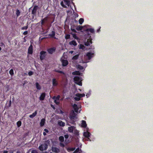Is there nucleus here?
<instances>
[{
    "mask_svg": "<svg viewBox=\"0 0 153 153\" xmlns=\"http://www.w3.org/2000/svg\"><path fill=\"white\" fill-rule=\"evenodd\" d=\"M72 2V0H63L61 3V6L64 7L66 8L67 6H69L71 2Z\"/></svg>",
    "mask_w": 153,
    "mask_h": 153,
    "instance_id": "1",
    "label": "nucleus"
},
{
    "mask_svg": "<svg viewBox=\"0 0 153 153\" xmlns=\"http://www.w3.org/2000/svg\"><path fill=\"white\" fill-rule=\"evenodd\" d=\"M75 83L80 85H82V79L81 77L78 76H75L74 79Z\"/></svg>",
    "mask_w": 153,
    "mask_h": 153,
    "instance_id": "2",
    "label": "nucleus"
},
{
    "mask_svg": "<svg viewBox=\"0 0 153 153\" xmlns=\"http://www.w3.org/2000/svg\"><path fill=\"white\" fill-rule=\"evenodd\" d=\"M94 56V53L90 52L88 53H87L86 56H85L84 59L86 60L83 63H87L89 62L87 60H90Z\"/></svg>",
    "mask_w": 153,
    "mask_h": 153,
    "instance_id": "3",
    "label": "nucleus"
},
{
    "mask_svg": "<svg viewBox=\"0 0 153 153\" xmlns=\"http://www.w3.org/2000/svg\"><path fill=\"white\" fill-rule=\"evenodd\" d=\"M68 130L70 133H73L76 134L78 133V131L76 130L75 127L74 126H71L70 127H68Z\"/></svg>",
    "mask_w": 153,
    "mask_h": 153,
    "instance_id": "4",
    "label": "nucleus"
},
{
    "mask_svg": "<svg viewBox=\"0 0 153 153\" xmlns=\"http://www.w3.org/2000/svg\"><path fill=\"white\" fill-rule=\"evenodd\" d=\"M76 114L75 113L74 111H72L70 114V118L71 120H72L74 121H76L77 119V117H76Z\"/></svg>",
    "mask_w": 153,
    "mask_h": 153,
    "instance_id": "5",
    "label": "nucleus"
},
{
    "mask_svg": "<svg viewBox=\"0 0 153 153\" xmlns=\"http://www.w3.org/2000/svg\"><path fill=\"white\" fill-rule=\"evenodd\" d=\"M48 146L47 144L44 143L40 146L39 147V148L40 151H43L46 150L48 148Z\"/></svg>",
    "mask_w": 153,
    "mask_h": 153,
    "instance_id": "6",
    "label": "nucleus"
},
{
    "mask_svg": "<svg viewBox=\"0 0 153 153\" xmlns=\"http://www.w3.org/2000/svg\"><path fill=\"white\" fill-rule=\"evenodd\" d=\"M46 52L44 51H42L40 53V58L41 60L43 59L46 55Z\"/></svg>",
    "mask_w": 153,
    "mask_h": 153,
    "instance_id": "7",
    "label": "nucleus"
},
{
    "mask_svg": "<svg viewBox=\"0 0 153 153\" xmlns=\"http://www.w3.org/2000/svg\"><path fill=\"white\" fill-rule=\"evenodd\" d=\"M52 85L53 86L55 87L57 86L58 84V81L57 79L55 78H53L52 80Z\"/></svg>",
    "mask_w": 153,
    "mask_h": 153,
    "instance_id": "8",
    "label": "nucleus"
},
{
    "mask_svg": "<svg viewBox=\"0 0 153 153\" xmlns=\"http://www.w3.org/2000/svg\"><path fill=\"white\" fill-rule=\"evenodd\" d=\"M61 61L63 66H66L68 64V61L65 59H63L62 58H61Z\"/></svg>",
    "mask_w": 153,
    "mask_h": 153,
    "instance_id": "9",
    "label": "nucleus"
},
{
    "mask_svg": "<svg viewBox=\"0 0 153 153\" xmlns=\"http://www.w3.org/2000/svg\"><path fill=\"white\" fill-rule=\"evenodd\" d=\"M56 48L55 47L51 48L48 49V51L49 53L52 54L55 51Z\"/></svg>",
    "mask_w": 153,
    "mask_h": 153,
    "instance_id": "10",
    "label": "nucleus"
},
{
    "mask_svg": "<svg viewBox=\"0 0 153 153\" xmlns=\"http://www.w3.org/2000/svg\"><path fill=\"white\" fill-rule=\"evenodd\" d=\"M91 134L88 131L84 132L83 134L84 136L85 137L87 138V140H89V139L88 138V137L90 136Z\"/></svg>",
    "mask_w": 153,
    "mask_h": 153,
    "instance_id": "11",
    "label": "nucleus"
},
{
    "mask_svg": "<svg viewBox=\"0 0 153 153\" xmlns=\"http://www.w3.org/2000/svg\"><path fill=\"white\" fill-rule=\"evenodd\" d=\"M33 52V46L30 45L28 49V53L29 54H32Z\"/></svg>",
    "mask_w": 153,
    "mask_h": 153,
    "instance_id": "12",
    "label": "nucleus"
},
{
    "mask_svg": "<svg viewBox=\"0 0 153 153\" xmlns=\"http://www.w3.org/2000/svg\"><path fill=\"white\" fill-rule=\"evenodd\" d=\"M52 151L54 152L57 153L59 152V150L56 147H53L52 148Z\"/></svg>",
    "mask_w": 153,
    "mask_h": 153,
    "instance_id": "13",
    "label": "nucleus"
},
{
    "mask_svg": "<svg viewBox=\"0 0 153 153\" xmlns=\"http://www.w3.org/2000/svg\"><path fill=\"white\" fill-rule=\"evenodd\" d=\"M73 108L76 112H78V109H79V107H78L77 105L76 104H74L73 105Z\"/></svg>",
    "mask_w": 153,
    "mask_h": 153,
    "instance_id": "14",
    "label": "nucleus"
},
{
    "mask_svg": "<svg viewBox=\"0 0 153 153\" xmlns=\"http://www.w3.org/2000/svg\"><path fill=\"white\" fill-rule=\"evenodd\" d=\"M38 8L37 6H35L33 8L32 11V13L33 14L35 15L36 13V11Z\"/></svg>",
    "mask_w": 153,
    "mask_h": 153,
    "instance_id": "15",
    "label": "nucleus"
},
{
    "mask_svg": "<svg viewBox=\"0 0 153 153\" xmlns=\"http://www.w3.org/2000/svg\"><path fill=\"white\" fill-rule=\"evenodd\" d=\"M92 43L91 40V39H87V42H85V44L86 46H88L90 44H91Z\"/></svg>",
    "mask_w": 153,
    "mask_h": 153,
    "instance_id": "16",
    "label": "nucleus"
},
{
    "mask_svg": "<svg viewBox=\"0 0 153 153\" xmlns=\"http://www.w3.org/2000/svg\"><path fill=\"white\" fill-rule=\"evenodd\" d=\"M45 96V93H42L41 95L39 97V100H43Z\"/></svg>",
    "mask_w": 153,
    "mask_h": 153,
    "instance_id": "17",
    "label": "nucleus"
},
{
    "mask_svg": "<svg viewBox=\"0 0 153 153\" xmlns=\"http://www.w3.org/2000/svg\"><path fill=\"white\" fill-rule=\"evenodd\" d=\"M69 44L71 45H74V46H76L77 45L76 42L74 40L70 42L69 43Z\"/></svg>",
    "mask_w": 153,
    "mask_h": 153,
    "instance_id": "18",
    "label": "nucleus"
},
{
    "mask_svg": "<svg viewBox=\"0 0 153 153\" xmlns=\"http://www.w3.org/2000/svg\"><path fill=\"white\" fill-rule=\"evenodd\" d=\"M58 124L60 126H64L65 125V123L61 120H59Z\"/></svg>",
    "mask_w": 153,
    "mask_h": 153,
    "instance_id": "19",
    "label": "nucleus"
},
{
    "mask_svg": "<svg viewBox=\"0 0 153 153\" xmlns=\"http://www.w3.org/2000/svg\"><path fill=\"white\" fill-rule=\"evenodd\" d=\"M45 119H42L40 123V125L41 126H43L45 123Z\"/></svg>",
    "mask_w": 153,
    "mask_h": 153,
    "instance_id": "20",
    "label": "nucleus"
},
{
    "mask_svg": "<svg viewBox=\"0 0 153 153\" xmlns=\"http://www.w3.org/2000/svg\"><path fill=\"white\" fill-rule=\"evenodd\" d=\"M85 31L87 32L90 31L92 33H94V30L93 28H88L86 29Z\"/></svg>",
    "mask_w": 153,
    "mask_h": 153,
    "instance_id": "21",
    "label": "nucleus"
},
{
    "mask_svg": "<svg viewBox=\"0 0 153 153\" xmlns=\"http://www.w3.org/2000/svg\"><path fill=\"white\" fill-rule=\"evenodd\" d=\"M37 114V112L36 111L34 112L32 114L30 115L29 116V117L30 118H33L36 116Z\"/></svg>",
    "mask_w": 153,
    "mask_h": 153,
    "instance_id": "22",
    "label": "nucleus"
},
{
    "mask_svg": "<svg viewBox=\"0 0 153 153\" xmlns=\"http://www.w3.org/2000/svg\"><path fill=\"white\" fill-rule=\"evenodd\" d=\"M76 96L77 97H84L85 96V94H80L78 93L76 94Z\"/></svg>",
    "mask_w": 153,
    "mask_h": 153,
    "instance_id": "23",
    "label": "nucleus"
},
{
    "mask_svg": "<svg viewBox=\"0 0 153 153\" xmlns=\"http://www.w3.org/2000/svg\"><path fill=\"white\" fill-rule=\"evenodd\" d=\"M82 126L83 127H86L87 126L86 122L85 121L82 120Z\"/></svg>",
    "mask_w": 153,
    "mask_h": 153,
    "instance_id": "24",
    "label": "nucleus"
},
{
    "mask_svg": "<svg viewBox=\"0 0 153 153\" xmlns=\"http://www.w3.org/2000/svg\"><path fill=\"white\" fill-rule=\"evenodd\" d=\"M81 150L79 148L76 149L75 151L74 152V153H81Z\"/></svg>",
    "mask_w": 153,
    "mask_h": 153,
    "instance_id": "25",
    "label": "nucleus"
},
{
    "mask_svg": "<svg viewBox=\"0 0 153 153\" xmlns=\"http://www.w3.org/2000/svg\"><path fill=\"white\" fill-rule=\"evenodd\" d=\"M36 88L37 89L40 90L41 89V86L39 85V83L37 82H36Z\"/></svg>",
    "mask_w": 153,
    "mask_h": 153,
    "instance_id": "26",
    "label": "nucleus"
},
{
    "mask_svg": "<svg viewBox=\"0 0 153 153\" xmlns=\"http://www.w3.org/2000/svg\"><path fill=\"white\" fill-rule=\"evenodd\" d=\"M72 74L73 75H80L81 73L79 71H76L73 72Z\"/></svg>",
    "mask_w": 153,
    "mask_h": 153,
    "instance_id": "27",
    "label": "nucleus"
},
{
    "mask_svg": "<svg viewBox=\"0 0 153 153\" xmlns=\"http://www.w3.org/2000/svg\"><path fill=\"white\" fill-rule=\"evenodd\" d=\"M75 149V148L69 147L67 148V150L68 152H70L71 151H74Z\"/></svg>",
    "mask_w": 153,
    "mask_h": 153,
    "instance_id": "28",
    "label": "nucleus"
},
{
    "mask_svg": "<svg viewBox=\"0 0 153 153\" xmlns=\"http://www.w3.org/2000/svg\"><path fill=\"white\" fill-rule=\"evenodd\" d=\"M77 69L81 70H83V67L82 66H81L80 65H78L77 66Z\"/></svg>",
    "mask_w": 153,
    "mask_h": 153,
    "instance_id": "29",
    "label": "nucleus"
},
{
    "mask_svg": "<svg viewBox=\"0 0 153 153\" xmlns=\"http://www.w3.org/2000/svg\"><path fill=\"white\" fill-rule=\"evenodd\" d=\"M47 18L45 17L44 19H42L41 21H42V24H44L45 22H46L47 20Z\"/></svg>",
    "mask_w": 153,
    "mask_h": 153,
    "instance_id": "30",
    "label": "nucleus"
},
{
    "mask_svg": "<svg viewBox=\"0 0 153 153\" xmlns=\"http://www.w3.org/2000/svg\"><path fill=\"white\" fill-rule=\"evenodd\" d=\"M59 140L61 142H63L64 141V137L62 136H60L59 138Z\"/></svg>",
    "mask_w": 153,
    "mask_h": 153,
    "instance_id": "31",
    "label": "nucleus"
},
{
    "mask_svg": "<svg viewBox=\"0 0 153 153\" xmlns=\"http://www.w3.org/2000/svg\"><path fill=\"white\" fill-rule=\"evenodd\" d=\"M83 26H79L76 27V29L77 30H81L83 28Z\"/></svg>",
    "mask_w": 153,
    "mask_h": 153,
    "instance_id": "32",
    "label": "nucleus"
},
{
    "mask_svg": "<svg viewBox=\"0 0 153 153\" xmlns=\"http://www.w3.org/2000/svg\"><path fill=\"white\" fill-rule=\"evenodd\" d=\"M84 20L83 18H80L79 20V22L80 24L82 25L84 22Z\"/></svg>",
    "mask_w": 153,
    "mask_h": 153,
    "instance_id": "33",
    "label": "nucleus"
},
{
    "mask_svg": "<svg viewBox=\"0 0 153 153\" xmlns=\"http://www.w3.org/2000/svg\"><path fill=\"white\" fill-rule=\"evenodd\" d=\"M55 35V33L54 31H52L51 33L49 34V36L51 37H53Z\"/></svg>",
    "mask_w": 153,
    "mask_h": 153,
    "instance_id": "34",
    "label": "nucleus"
},
{
    "mask_svg": "<svg viewBox=\"0 0 153 153\" xmlns=\"http://www.w3.org/2000/svg\"><path fill=\"white\" fill-rule=\"evenodd\" d=\"M79 57L78 55H76L74 56L72 58V59L73 60H76Z\"/></svg>",
    "mask_w": 153,
    "mask_h": 153,
    "instance_id": "35",
    "label": "nucleus"
},
{
    "mask_svg": "<svg viewBox=\"0 0 153 153\" xmlns=\"http://www.w3.org/2000/svg\"><path fill=\"white\" fill-rule=\"evenodd\" d=\"M9 73L11 76H13L14 74L13 71V69H11L9 71Z\"/></svg>",
    "mask_w": 153,
    "mask_h": 153,
    "instance_id": "36",
    "label": "nucleus"
},
{
    "mask_svg": "<svg viewBox=\"0 0 153 153\" xmlns=\"http://www.w3.org/2000/svg\"><path fill=\"white\" fill-rule=\"evenodd\" d=\"M22 123L20 121H18L17 123V125L18 127H19L21 125Z\"/></svg>",
    "mask_w": 153,
    "mask_h": 153,
    "instance_id": "37",
    "label": "nucleus"
},
{
    "mask_svg": "<svg viewBox=\"0 0 153 153\" xmlns=\"http://www.w3.org/2000/svg\"><path fill=\"white\" fill-rule=\"evenodd\" d=\"M20 13V12L19 10H17L16 11V15L17 16H19Z\"/></svg>",
    "mask_w": 153,
    "mask_h": 153,
    "instance_id": "38",
    "label": "nucleus"
},
{
    "mask_svg": "<svg viewBox=\"0 0 153 153\" xmlns=\"http://www.w3.org/2000/svg\"><path fill=\"white\" fill-rule=\"evenodd\" d=\"M60 97V96H59V95H58L56 97H53V99H56V100H59Z\"/></svg>",
    "mask_w": 153,
    "mask_h": 153,
    "instance_id": "39",
    "label": "nucleus"
},
{
    "mask_svg": "<svg viewBox=\"0 0 153 153\" xmlns=\"http://www.w3.org/2000/svg\"><path fill=\"white\" fill-rule=\"evenodd\" d=\"M70 36L69 34H66L65 36L66 39H68L70 38Z\"/></svg>",
    "mask_w": 153,
    "mask_h": 153,
    "instance_id": "40",
    "label": "nucleus"
},
{
    "mask_svg": "<svg viewBox=\"0 0 153 153\" xmlns=\"http://www.w3.org/2000/svg\"><path fill=\"white\" fill-rule=\"evenodd\" d=\"M73 36V37L75 39H77L78 37L76 36V34L75 33H73L72 34Z\"/></svg>",
    "mask_w": 153,
    "mask_h": 153,
    "instance_id": "41",
    "label": "nucleus"
},
{
    "mask_svg": "<svg viewBox=\"0 0 153 153\" xmlns=\"http://www.w3.org/2000/svg\"><path fill=\"white\" fill-rule=\"evenodd\" d=\"M85 48V47L83 45H80V46L79 48L82 49H84Z\"/></svg>",
    "mask_w": 153,
    "mask_h": 153,
    "instance_id": "42",
    "label": "nucleus"
},
{
    "mask_svg": "<svg viewBox=\"0 0 153 153\" xmlns=\"http://www.w3.org/2000/svg\"><path fill=\"white\" fill-rule=\"evenodd\" d=\"M54 102H55V103L57 105H58L59 104V100H57L56 99H54Z\"/></svg>",
    "mask_w": 153,
    "mask_h": 153,
    "instance_id": "43",
    "label": "nucleus"
},
{
    "mask_svg": "<svg viewBox=\"0 0 153 153\" xmlns=\"http://www.w3.org/2000/svg\"><path fill=\"white\" fill-rule=\"evenodd\" d=\"M28 74L29 76H31L33 74V72L32 71H30L28 72Z\"/></svg>",
    "mask_w": 153,
    "mask_h": 153,
    "instance_id": "44",
    "label": "nucleus"
},
{
    "mask_svg": "<svg viewBox=\"0 0 153 153\" xmlns=\"http://www.w3.org/2000/svg\"><path fill=\"white\" fill-rule=\"evenodd\" d=\"M75 100L76 101H79L80 100V97H75L74 98Z\"/></svg>",
    "mask_w": 153,
    "mask_h": 153,
    "instance_id": "45",
    "label": "nucleus"
},
{
    "mask_svg": "<svg viewBox=\"0 0 153 153\" xmlns=\"http://www.w3.org/2000/svg\"><path fill=\"white\" fill-rule=\"evenodd\" d=\"M27 26H25L22 27V30H27Z\"/></svg>",
    "mask_w": 153,
    "mask_h": 153,
    "instance_id": "46",
    "label": "nucleus"
},
{
    "mask_svg": "<svg viewBox=\"0 0 153 153\" xmlns=\"http://www.w3.org/2000/svg\"><path fill=\"white\" fill-rule=\"evenodd\" d=\"M91 94V92H89L88 94H86V96L88 98L90 96V95Z\"/></svg>",
    "mask_w": 153,
    "mask_h": 153,
    "instance_id": "47",
    "label": "nucleus"
},
{
    "mask_svg": "<svg viewBox=\"0 0 153 153\" xmlns=\"http://www.w3.org/2000/svg\"><path fill=\"white\" fill-rule=\"evenodd\" d=\"M31 153H38L37 151L36 150H33L31 151Z\"/></svg>",
    "mask_w": 153,
    "mask_h": 153,
    "instance_id": "48",
    "label": "nucleus"
},
{
    "mask_svg": "<svg viewBox=\"0 0 153 153\" xmlns=\"http://www.w3.org/2000/svg\"><path fill=\"white\" fill-rule=\"evenodd\" d=\"M56 71V72H57L59 73H61V74H64V73L62 71Z\"/></svg>",
    "mask_w": 153,
    "mask_h": 153,
    "instance_id": "49",
    "label": "nucleus"
},
{
    "mask_svg": "<svg viewBox=\"0 0 153 153\" xmlns=\"http://www.w3.org/2000/svg\"><path fill=\"white\" fill-rule=\"evenodd\" d=\"M71 30L72 31L74 32H76V30L75 29L72 28V27H71Z\"/></svg>",
    "mask_w": 153,
    "mask_h": 153,
    "instance_id": "50",
    "label": "nucleus"
},
{
    "mask_svg": "<svg viewBox=\"0 0 153 153\" xmlns=\"http://www.w3.org/2000/svg\"><path fill=\"white\" fill-rule=\"evenodd\" d=\"M64 136H65V138L66 139L68 138L69 137V136L68 134L65 135Z\"/></svg>",
    "mask_w": 153,
    "mask_h": 153,
    "instance_id": "51",
    "label": "nucleus"
},
{
    "mask_svg": "<svg viewBox=\"0 0 153 153\" xmlns=\"http://www.w3.org/2000/svg\"><path fill=\"white\" fill-rule=\"evenodd\" d=\"M27 31H25L23 33V34L24 35H27Z\"/></svg>",
    "mask_w": 153,
    "mask_h": 153,
    "instance_id": "52",
    "label": "nucleus"
},
{
    "mask_svg": "<svg viewBox=\"0 0 153 153\" xmlns=\"http://www.w3.org/2000/svg\"><path fill=\"white\" fill-rule=\"evenodd\" d=\"M44 130L47 133L49 131L47 129H45Z\"/></svg>",
    "mask_w": 153,
    "mask_h": 153,
    "instance_id": "53",
    "label": "nucleus"
},
{
    "mask_svg": "<svg viewBox=\"0 0 153 153\" xmlns=\"http://www.w3.org/2000/svg\"><path fill=\"white\" fill-rule=\"evenodd\" d=\"M60 145H61V146H62L63 147L64 146V144L63 143H60Z\"/></svg>",
    "mask_w": 153,
    "mask_h": 153,
    "instance_id": "54",
    "label": "nucleus"
},
{
    "mask_svg": "<svg viewBox=\"0 0 153 153\" xmlns=\"http://www.w3.org/2000/svg\"><path fill=\"white\" fill-rule=\"evenodd\" d=\"M8 152L7 151H4L3 152V153H7Z\"/></svg>",
    "mask_w": 153,
    "mask_h": 153,
    "instance_id": "55",
    "label": "nucleus"
},
{
    "mask_svg": "<svg viewBox=\"0 0 153 153\" xmlns=\"http://www.w3.org/2000/svg\"><path fill=\"white\" fill-rule=\"evenodd\" d=\"M43 135L45 136L46 135V133L45 132H44L43 133Z\"/></svg>",
    "mask_w": 153,
    "mask_h": 153,
    "instance_id": "56",
    "label": "nucleus"
},
{
    "mask_svg": "<svg viewBox=\"0 0 153 153\" xmlns=\"http://www.w3.org/2000/svg\"><path fill=\"white\" fill-rule=\"evenodd\" d=\"M63 113V112L62 111H61V110L60 111V113L62 114Z\"/></svg>",
    "mask_w": 153,
    "mask_h": 153,
    "instance_id": "57",
    "label": "nucleus"
},
{
    "mask_svg": "<svg viewBox=\"0 0 153 153\" xmlns=\"http://www.w3.org/2000/svg\"><path fill=\"white\" fill-rule=\"evenodd\" d=\"M100 28L99 29H98L97 30V32H99L100 31Z\"/></svg>",
    "mask_w": 153,
    "mask_h": 153,
    "instance_id": "58",
    "label": "nucleus"
},
{
    "mask_svg": "<svg viewBox=\"0 0 153 153\" xmlns=\"http://www.w3.org/2000/svg\"><path fill=\"white\" fill-rule=\"evenodd\" d=\"M87 26H88V25H85V26H84V27H87Z\"/></svg>",
    "mask_w": 153,
    "mask_h": 153,
    "instance_id": "59",
    "label": "nucleus"
},
{
    "mask_svg": "<svg viewBox=\"0 0 153 153\" xmlns=\"http://www.w3.org/2000/svg\"><path fill=\"white\" fill-rule=\"evenodd\" d=\"M73 51H71V53H73Z\"/></svg>",
    "mask_w": 153,
    "mask_h": 153,
    "instance_id": "60",
    "label": "nucleus"
},
{
    "mask_svg": "<svg viewBox=\"0 0 153 153\" xmlns=\"http://www.w3.org/2000/svg\"><path fill=\"white\" fill-rule=\"evenodd\" d=\"M67 125H68V126H70V125L69 124H67Z\"/></svg>",
    "mask_w": 153,
    "mask_h": 153,
    "instance_id": "61",
    "label": "nucleus"
},
{
    "mask_svg": "<svg viewBox=\"0 0 153 153\" xmlns=\"http://www.w3.org/2000/svg\"><path fill=\"white\" fill-rule=\"evenodd\" d=\"M1 50V48L0 47V51Z\"/></svg>",
    "mask_w": 153,
    "mask_h": 153,
    "instance_id": "62",
    "label": "nucleus"
},
{
    "mask_svg": "<svg viewBox=\"0 0 153 153\" xmlns=\"http://www.w3.org/2000/svg\"><path fill=\"white\" fill-rule=\"evenodd\" d=\"M10 103L11 104V101H10Z\"/></svg>",
    "mask_w": 153,
    "mask_h": 153,
    "instance_id": "63",
    "label": "nucleus"
},
{
    "mask_svg": "<svg viewBox=\"0 0 153 153\" xmlns=\"http://www.w3.org/2000/svg\"><path fill=\"white\" fill-rule=\"evenodd\" d=\"M2 45H4V44H3V43H2Z\"/></svg>",
    "mask_w": 153,
    "mask_h": 153,
    "instance_id": "64",
    "label": "nucleus"
}]
</instances>
